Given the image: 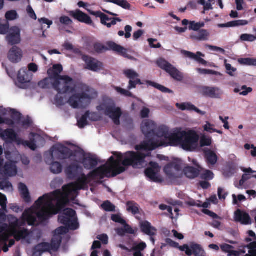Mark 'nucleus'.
Listing matches in <instances>:
<instances>
[{
	"label": "nucleus",
	"mask_w": 256,
	"mask_h": 256,
	"mask_svg": "<svg viewBox=\"0 0 256 256\" xmlns=\"http://www.w3.org/2000/svg\"><path fill=\"white\" fill-rule=\"evenodd\" d=\"M68 148L72 152L70 160L74 162L66 168L65 172L69 178H76L77 180L64 186L62 190H56L40 197L32 208L25 210L20 220L11 214L7 216L8 226H0V244L4 245V252L8 250L6 242L12 236L17 240L31 243L32 232L22 228L26 222L29 225L38 224L57 214L70 200H74L78 190L88 188L91 180L96 181L104 177L114 176L125 171L126 166L140 168L144 164L142 160L136 159L134 153L114 152L105 164L86 176L82 174V168L80 164H83L86 168L91 169L97 164L98 158L74 144L70 145Z\"/></svg>",
	"instance_id": "1"
},
{
	"label": "nucleus",
	"mask_w": 256,
	"mask_h": 256,
	"mask_svg": "<svg viewBox=\"0 0 256 256\" xmlns=\"http://www.w3.org/2000/svg\"><path fill=\"white\" fill-rule=\"evenodd\" d=\"M141 130L148 140L136 146L138 152H132L135 154L138 160L143 161L144 164L140 168L146 165L145 158L150 154L152 150L158 146H180L188 151H193L198 146L199 136L193 130H183L178 128L170 130L169 128L164 125L156 128V124L150 120L142 122Z\"/></svg>",
	"instance_id": "2"
},
{
	"label": "nucleus",
	"mask_w": 256,
	"mask_h": 256,
	"mask_svg": "<svg viewBox=\"0 0 256 256\" xmlns=\"http://www.w3.org/2000/svg\"><path fill=\"white\" fill-rule=\"evenodd\" d=\"M62 70L61 64H54L48 70V77L38 82L39 86L42 88L52 87L58 92L54 101L56 106L64 104L66 100L62 94H70L68 100L70 106L74 108H86L98 97L96 91L85 84L76 83L68 76H60Z\"/></svg>",
	"instance_id": "3"
},
{
	"label": "nucleus",
	"mask_w": 256,
	"mask_h": 256,
	"mask_svg": "<svg viewBox=\"0 0 256 256\" xmlns=\"http://www.w3.org/2000/svg\"><path fill=\"white\" fill-rule=\"evenodd\" d=\"M58 221L66 227L61 226L55 230L54 238L51 244L44 242L36 246L32 250V256H41L45 252L56 250L62 242V235L66 234L68 229L76 230L79 227L76 212L70 208L64 210V212L59 216Z\"/></svg>",
	"instance_id": "4"
},
{
	"label": "nucleus",
	"mask_w": 256,
	"mask_h": 256,
	"mask_svg": "<svg viewBox=\"0 0 256 256\" xmlns=\"http://www.w3.org/2000/svg\"><path fill=\"white\" fill-rule=\"evenodd\" d=\"M65 145L58 144L54 145L50 151L45 154V160L48 164H50V170L52 172L58 174L62 172V166L58 162H53L54 160H62L69 158L70 160L72 152L69 150L71 144L66 142Z\"/></svg>",
	"instance_id": "5"
},
{
	"label": "nucleus",
	"mask_w": 256,
	"mask_h": 256,
	"mask_svg": "<svg viewBox=\"0 0 256 256\" xmlns=\"http://www.w3.org/2000/svg\"><path fill=\"white\" fill-rule=\"evenodd\" d=\"M0 136L6 142H15L18 145H22L28 146L34 150L36 148V145L42 144L44 139L39 134L30 133V140L24 141L17 136L14 132L10 129L2 130L0 128Z\"/></svg>",
	"instance_id": "6"
},
{
	"label": "nucleus",
	"mask_w": 256,
	"mask_h": 256,
	"mask_svg": "<svg viewBox=\"0 0 256 256\" xmlns=\"http://www.w3.org/2000/svg\"><path fill=\"white\" fill-rule=\"evenodd\" d=\"M100 114L108 116L116 124H120V118L122 112L120 108L116 107L114 101L108 98H104L102 102L96 107Z\"/></svg>",
	"instance_id": "7"
},
{
	"label": "nucleus",
	"mask_w": 256,
	"mask_h": 256,
	"mask_svg": "<svg viewBox=\"0 0 256 256\" xmlns=\"http://www.w3.org/2000/svg\"><path fill=\"white\" fill-rule=\"evenodd\" d=\"M17 122H22V126H30L32 122L29 118L22 120L20 113L14 110L6 109L2 106H0V124L4 123L8 125H12Z\"/></svg>",
	"instance_id": "8"
},
{
	"label": "nucleus",
	"mask_w": 256,
	"mask_h": 256,
	"mask_svg": "<svg viewBox=\"0 0 256 256\" xmlns=\"http://www.w3.org/2000/svg\"><path fill=\"white\" fill-rule=\"evenodd\" d=\"M220 248L222 251L228 254V256H256V242L238 250H234L232 246L228 244H222Z\"/></svg>",
	"instance_id": "9"
},
{
	"label": "nucleus",
	"mask_w": 256,
	"mask_h": 256,
	"mask_svg": "<svg viewBox=\"0 0 256 256\" xmlns=\"http://www.w3.org/2000/svg\"><path fill=\"white\" fill-rule=\"evenodd\" d=\"M94 49L98 52H102L108 50H113L128 59H133V57L128 54L126 48L112 41L108 42L105 44H96L94 45Z\"/></svg>",
	"instance_id": "10"
},
{
	"label": "nucleus",
	"mask_w": 256,
	"mask_h": 256,
	"mask_svg": "<svg viewBox=\"0 0 256 256\" xmlns=\"http://www.w3.org/2000/svg\"><path fill=\"white\" fill-rule=\"evenodd\" d=\"M182 161L176 160L168 164L164 168V171L170 179L174 180L176 178L180 177L182 175Z\"/></svg>",
	"instance_id": "11"
},
{
	"label": "nucleus",
	"mask_w": 256,
	"mask_h": 256,
	"mask_svg": "<svg viewBox=\"0 0 256 256\" xmlns=\"http://www.w3.org/2000/svg\"><path fill=\"white\" fill-rule=\"evenodd\" d=\"M158 66L166 70L172 77L178 80H181L182 75L176 68L172 66L164 58H160L156 62Z\"/></svg>",
	"instance_id": "12"
},
{
	"label": "nucleus",
	"mask_w": 256,
	"mask_h": 256,
	"mask_svg": "<svg viewBox=\"0 0 256 256\" xmlns=\"http://www.w3.org/2000/svg\"><path fill=\"white\" fill-rule=\"evenodd\" d=\"M178 249L180 251L185 252L186 255L190 256L194 254L195 256H206L204 250L202 246L196 243H191L190 246L184 244L180 246Z\"/></svg>",
	"instance_id": "13"
},
{
	"label": "nucleus",
	"mask_w": 256,
	"mask_h": 256,
	"mask_svg": "<svg viewBox=\"0 0 256 256\" xmlns=\"http://www.w3.org/2000/svg\"><path fill=\"white\" fill-rule=\"evenodd\" d=\"M160 167L158 164L150 162V166L145 170V174L151 180L154 182H161L162 178L160 174Z\"/></svg>",
	"instance_id": "14"
},
{
	"label": "nucleus",
	"mask_w": 256,
	"mask_h": 256,
	"mask_svg": "<svg viewBox=\"0 0 256 256\" xmlns=\"http://www.w3.org/2000/svg\"><path fill=\"white\" fill-rule=\"evenodd\" d=\"M123 73L127 78L130 79L128 87L129 90L136 88L137 84H144L138 78L139 74L135 70L132 69H126L124 70Z\"/></svg>",
	"instance_id": "15"
},
{
	"label": "nucleus",
	"mask_w": 256,
	"mask_h": 256,
	"mask_svg": "<svg viewBox=\"0 0 256 256\" xmlns=\"http://www.w3.org/2000/svg\"><path fill=\"white\" fill-rule=\"evenodd\" d=\"M5 154L6 159L10 161L8 163H6V164H8L10 166V164H12L16 167L15 164L18 162L20 158L22 160V162L24 164L27 165L30 162V160L27 157L25 156H20L17 150L14 151L12 152L6 151Z\"/></svg>",
	"instance_id": "16"
},
{
	"label": "nucleus",
	"mask_w": 256,
	"mask_h": 256,
	"mask_svg": "<svg viewBox=\"0 0 256 256\" xmlns=\"http://www.w3.org/2000/svg\"><path fill=\"white\" fill-rule=\"evenodd\" d=\"M32 78V74L28 72L25 68H21L18 75V86L24 88L25 84L30 82Z\"/></svg>",
	"instance_id": "17"
},
{
	"label": "nucleus",
	"mask_w": 256,
	"mask_h": 256,
	"mask_svg": "<svg viewBox=\"0 0 256 256\" xmlns=\"http://www.w3.org/2000/svg\"><path fill=\"white\" fill-rule=\"evenodd\" d=\"M82 58L86 64V68L89 70L98 72L103 68V64L94 58L86 56H82Z\"/></svg>",
	"instance_id": "18"
},
{
	"label": "nucleus",
	"mask_w": 256,
	"mask_h": 256,
	"mask_svg": "<svg viewBox=\"0 0 256 256\" xmlns=\"http://www.w3.org/2000/svg\"><path fill=\"white\" fill-rule=\"evenodd\" d=\"M6 40L11 44H19L21 41L20 28L17 26L12 27L6 36Z\"/></svg>",
	"instance_id": "19"
},
{
	"label": "nucleus",
	"mask_w": 256,
	"mask_h": 256,
	"mask_svg": "<svg viewBox=\"0 0 256 256\" xmlns=\"http://www.w3.org/2000/svg\"><path fill=\"white\" fill-rule=\"evenodd\" d=\"M101 118L100 114L96 112H86L80 118H77L78 125L80 128H82L88 124L87 118L92 121L99 120Z\"/></svg>",
	"instance_id": "20"
},
{
	"label": "nucleus",
	"mask_w": 256,
	"mask_h": 256,
	"mask_svg": "<svg viewBox=\"0 0 256 256\" xmlns=\"http://www.w3.org/2000/svg\"><path fill=\"white\" fill-rule=\"evenodd\" d=\"M23 57L22 50L18 46H14L9 50L8 54V59L12 63H18Z\"/></svg>",
	"instance_id": "21"
},
{
	"label": "nucleus",
	"mask_w": 256,
	"mask_h": 256,
	"mask_svg": "<svg viewBox=\"0 0 256 256\" xmlns=\"http://www.w3.org/2000/svg\"><path fill=\"white\" fill-rule=\"evenodd\" d=\"M68 13L70 16L81 22L84 23L88 25H92L93 24V22L91 18L88 15L79 10L70 11Z\"/></svg>",
	"instance_id": "22"
},
{
	"label": "nucleus",
	"mask_w": 256,
	"mask_h": 256,
	"mask_svg": "<svg viewBox=\"0 0 256 256\" xmlns=\"http://www.w3.org/2000/svg\"><path fill=\"white\" fill-rule=\"evenodd\" d=\"M181 54L184 57L194 60L198 64L204 66H206L208 64V62L202 58L204 57V54L200 52H197L196 54H194L190 52L182 50H181Z\"/></svg>",
	"instance_id": "23"
},
{
	"label": "nucleus",
	"mask_w": 256,
	"mask_h": 256,
	"mask_svg": "<svg viewBox=\"0 0 256 256\" xmlns=\"http://www.w3.org/2000/svg\"><path fill=\"white\" fill-rule=\"evenodd\" d=\"M140 226L143 232L151 236L150 240L153 244H154V240L152 238V236L156 235L157 233V230L154 227L152 226L150 223L148 221H143L140 222Z\"/></svg>",
	"instance_id": "24"
},
{
	"label": "nucleus",
	"mask_w": 256,
	"mask_h": 256,
	"mask_svg": "<svg viewBox=\"0 0 256 256\" xmlns=\"http://www.w3.org/2000/svg\"><path fill=\"white\" fill-rule=\"evenodd\" d=\"M89 13L92 16L99 17L100 18L101 23L108 28H110L112 26L116 24L115 20H112V18H109L106 15L100 12L89 10Z\"/></svg>",
	"instance_id": "25"
},
{
	"label": "nucleus",
	"mask_w": 256,
	"mask_h": 256,
	"mask_svg": "<svg viewBox=\"0 0 256 256\" xmlns=\"http://www.w3.org/2000/svg\"><path fill=\"white\" fill-rule=\"evenodd\" d=\"M176 106L178 109L182 111H194L202 116H204L206 114L205 112L202 111L194 105L189 102L176 103Z\"/></svg>",
	"instance_id": "26"
},
{
	"label": "nucleus",
	"mask_w": 256,
	"mask_h": 256,
	"mask_svg": "<svg viewBox=\"0 0 256 256\" xmlns=\"http://www.w3.org/2000/svg\"><path fill=\"white\" fill-rule=\"evenodd\" d=\"M203 94L212 98H219L222 92L220 89L218 88L204 87L202 90Z\"/></svg>",
	"instance_id": "27"
},
{
	"label": "nucleus",
	"mask_w": 256,
	"mask_h": 256,
	"mask_svg": "<svg viewBox=\"0 0 256 256\" xmlns=\"http://www.w3.org/2000/svg\"><path fill=\"white\" fill-rule=\"evenodd\" d=\"M234 218L236 222H239L244 224H248L251 222L248 214L239 210L235 212Z\"/></svg>",
	"instance_id": "28"
},
{
	"label": "nucleus",
	"mask_w": 256,
	"mask_h": 256,
	"mask_svg": "<svg viewBox=\"0 0 256 256\" xmlns=\"http://www.w3.org/2000/svg\"><path fill=\"white\" fill-rule=\"evenodd\" d=\"M210 36V32L207 30L202 29L192 33L190 36V38L194 40L206 41L208 40Z\"/></svg>",
	"instance_id": "29"
},
{
	"label": "nucleus",
	"mask_w": 256,
	"mask_h": 256,
	"mask_svg": "<svg viewBox=\"0 0 256 256\" xmlns=\"http://www.w3.org/2000/svg\"><path fill=\"white\" fill-rule=\"evenodd\" d=\"M204 151L208 164L212 166L214 165L218 161V156L216 152L208 148L204 149Z\"/></svg>",
	"instance_id": "30"
},
{
	"label": "nucleus",
	"mask_w": 256,
	"mask_h": 256,
	"mask_svg": "<svg viewBox=\"0 0 256 256\" xmlns=\"http://www.w3.org/2000/svg\"><path fill=\"white\" fill-rule=\"evenodd\" d=\"M160 208L161 210H167L170 214V218L172 219H176L178 216L179 210L176 206H168L165 204H161L160 206Z\"/></svg>",
	"instance_id": "31"
},
{
	"label": "nucleus",
	"mask_w": 256,
	"mask_h": 256,
	"mask_svg": "<svg viewBox=\"0 0 256 256\" xmlns=\"http://www.w3.org/2000/svg\"><path fill=\"white\" fill-rule=\"evenodd\" d=\"M18 189L24 201L26 202H30V196L26 186L22 183H20L18 185Z\"/></svg>",
	"instance_id": "32"
},
{
	"label": "nucleus",
	"mask_w": 256,
	"mask_h": 256,
	"mask_svg": "<svg viewBox=\"0 0 256 256\" xmlns=\"http://www.w3.org/2000/svg\"><path fill=\"white\" fill-rule=\"evenodd\" d=\"M184 174L190 178H194L198 176L199 171L197 168L192 167H188L184 170Z\"/></svg>",
	"instance_id": "33"
},
{
	"label": "nucleus",
	"mask_w": 256,
	"mask_h": 256,
	"mask_svg": "<svg viewBox=\"0 0 256 256\" xmlns=\"http://www.w3.org/2000/svg\"><path fill=\"white\" fill-rule=\"evenodd\" d=\"M105 2L116 4L124 9L130 8V4L125 0H104Z\"/></svg>",
	"instance_id": "34"
},
{
	"label": "nucleus",
	"mask_w": 256,
	"mask_h": 256,
	"mask_svg": "<svg viewBox=\"0 0 256 256\" xmlns=\"http://www.w3.org/2000/svg\"><path fill=\"white\" fill-rule=\"evenodd\" d=\"M224 64L226 73L231 76H236L237 68L233 67L230 64H228V60L226 59L224 60Z\"/></svg>",
	"instance_id": "35"
},
{
	"label": "nucleus",
	"mask_w": 256,
	"mask_h": 256,
	"mask_svg": "<svg viewBox=\"0 0 256 256\" xmlns=\"http://www.w3.org/2000/svg\"><path fill=\"white\" fill-rule=\"evenodd\" d=\"M186 204L188 205H190V206H196L198 208L202 207L204 208H208L209 207L210 205V200H208L206 202H204L202 204L201 202L200 201H195L193 200H190L188 202H186Z\"/></svg>",
	"instance_id": "36"
},
{
	"label": "nucleus",
	"mask_w": 256,
	"mask_h": 256,
	"mask_svg": "<svg viewBox=\"0 0 256 256\" xmlns=\"http://www.w3.org/2000/svg\"><path fill=\"white\" fill-rule=\"evenodd\" d=\"M252 90V88L246 86H242L240 88H236L234 90L235 93H239L240 95L246 96Z\"/></svg>",
	"instance_id": "37"
},
{
	"label": "nucleus",
	"mask_w": 256,
	"mask_h": 256,
	"mask_svg": "<svg viewBox=\"0 0 256 256\" xmlns=\"http://www.w3.org/2000/svg\"><path fill=\"white\" fill-rule=\"evenodd\" d=\"M205 23L203 22H196L194 21L190 22L189 25V29L194 31H198L200 28L204 27Z\"/></svg>",
	"instance_id": "38"
},
{
	"label": "nucleus",
	"mask_w": 256,
	"mask_h": 256,
	"mask_svg": "<svg viewBox=\"0 0 256 256\" xmlns=\"http://www.w3.org/2000/svg\"><path fill=\"white\" fill-rule=\"evenodd\" d=\"M146 82L148 85L154 86L162 92H170V90L169 89H168V88H166L162 85H160L158 84H156L154 82L147 80Z\"/></svg>",
	"instance_id": "39"
},
{
	"label": "nucleus",
	"mask_w": 256,
	"mask_h": 256,
	"mask_svg": "<svg viewBox=\"0 0 256 256\" xmlns=\"http://www.w3.org/2000/svg\"><path fill=\"white\" fill-rule=\"evenodd\" d=\"M127 210L132 212V214H135L138 212V208L137 204L134 202H128L126 204Z\"/></svg>",
	"instance_id": "40"
},
{
	"label": "nucleus",
	"mask_w": 256,
	"mask_h": 256,
	"mask_svg": "<svg viewBox=\"0 0 256 256\" xmlns=\"http://www.w3.org/2000/svg\"><path fill=\"white\" fill-rule=\"evenodd\" d=\"M212 143V138L208 136L203 135L200 139V144L202 147L210 146Z\"/></svg>",
	"instance_id": "41"
},
{
	"label": "nucleus",
	"mask_w": 256,
	"mask_h": 256,
	"mask_svg": "<svg viewBox=\"0 0 256 256\" xmlns=\"http://www.w3.org/2000/svg\"><path fill=\"white\" fill-rule=\"evenodd\" d=\"M124 30L126 33L122 30H120L118 32V35L120 36H124L126 38L128 39L131 37V32L132 31V28L131 26L128 25L124 28Z\"/></svg>",
	"instance_id": "42"
},
{
	"label": "nucleus",
	"mask_w": 256,
	"mask_h": 256,
	"mask_svg": "<svg viewBox=\"0 0 256 256\" xmlns=\"http://www.w3.org/2000/svg\"><path fill=\"white\" fill-rule=\"evenodd\" d=\"M9 28V24L4 20L0 19V34H6Z\"/></svg>",
	"instance_id": "43"
},
{
	"label": "nucleus",
	"mask_w": 256,
	"mask_h": 256,
	"mask_svg": "<svg viewBox=\"0 0 256 256\" xmlns=\"http://www.w3.org/2000/svg\"><path fill=\"white\" fill-rule=\"evenodd\" d=\"M146 247V244L144 242H141L138 244H137L134 250H136L134 252V256H142V254L140 250H143Z\"/></svg>",
	"instance_id": "44"
},
{
	"label": "nucleus",
	"mask_w": 256,
	"mask_h": 256,
	"mask_svg": "<svg viewBox=\"0 0 256 256\" xmlns=\"http://www.w3.org/2000/svg\"><path fill=\"white\" fill-rule=\"evenodd\" d=\"M202 127L204 131L208 133L212 134L216 132L214 124H211L208 121L205 122V124H204Z\"/></svg>",
	"instance_id": "45"
},
{
	"label": "nucleus",
	"mask_w": 256,
	"mask_h": 256,
	"mask_svg": "<svg viewBox=\"0 0 256 256\" xmlns=\"http://www.w3.org/2000/svg\"><path fill=\"white\" fill-rule=\"evenodd\" d=\"M196 70L198 72L202 74H213L216 76H221V74L219 72L214 71L210 70H206L203 68H196Z\"/></svg>",
	"instance_id": "46"
},
{
	"label": "nucleus",
	"mask_w": 256,
	"mask_h": 256,
	"mask_svg": "<svg viewBox=\"0 0 256 256\" xmlns=\"http://www.w3.org/2000/svg\"><path fill=\"white\" fill-rule=\"evenodd\" d=\"M248 22L246 20H240L232 21L230 22V27H236L242 26H246L248 24Z\"/></svg>",
	"instance_id": "47"
},
{
	"label": "nucleus",
	"mask_w": 256,
	"mask_h": 256,
	"mask_svg": "<svg viewBox=\"0 0 256 256\" xmlns=\"http://www.w3.org/2000/svg\"><path fill=\"white\" fill-rule=\"evenodd\" d=\"M18 14L16 10H10L6 12V18L8 20H13L16 19Z\"/></svg>",
	"instance_id": "48"
},
{
	"label": "nucleus",
	"mask_w": 256,
	"mask_h": 256,
	"mask_svg": "<svg viewBox=\"0 0 256 256\" xmlns=\"http://www.w3.org/2000/svg\"><path fill=\"white\" fill-rule=\"evenodd\" d=\"M102 207L104 210L108 212H112L115 209L114 206L108 201L104 202L102 204Z\"/></svg>",
	"instance_id": "49"
},
{
	"label": "nucleus",
	"mask_w": 256,
	"mask_h": 256,
	"mask_svg": "<svg viewBox=\"0 0 256 256\" xmlns=\"http://www.w3.org/2000/svg\"><path fill=\"white\" fill-rule=\"evenodd\" d=\"M200 176L203 179L210 180L214 178V174L212 172L205 170L200 174Z\"/></svg>",
	"instance_id": "50"
},
{
	"label": "nucleus",
	"mask_w": 256,
	"mask_h": 256,
	"mask_svg": "<svg viewBox=\"0 0 256 256\" xmlns=\"http://www.w3.org/2000/svg\"><path fill=\"white\" fill-rule=\"evenodd\" d=\"M236 10L241 11L244 10L246 7V4L244 0H235Z\"/></svg>",
	"instance_id": "51"
},
{
	"label": "nucleus",
	"mask_w": 256,
	"mask_h": 256,
	"mask_svg": "<svg viewBox=\"0 0 256 256\" xmlns=\"http://www.w3.org/2000/svg\"><path fill=\"white\" fill-rule=\"evenodd\" d=\"M60 24L69 26L72 24V20L68 16H62L60 18Z\"/></svg>",
	"instance_id": "52"
},
{
	"label": "nucleus",
	"mask_w": 256,
	"mask_h": 256,
	"mask_svg": "<svg viewBox=\"0 0 256 256\" xmlns=\"http://www.w3.org/2000/svg\"><path fill=\"white\" fill-rule=\"evenodd\" d=\"M62 46L64 48L67 50L72 51L75 53H78L80 52L78 49L75 48L74 46L68 42H65L63 44Z\"/></svg>",
	"instance_id": "53"
},
{
	"label": "nucleus",
	"mask_w": 256,
	"mask_h": 256,
	"mask_svg": "<svg viewBox=\"0 0 256 256\" xmlns=\"http://www.w3.org/2000/svg\"><path fill=\"white\" fill-rule=\"evenodd\" d=\"M115 90L118 93L122 96L130 97H132L133 96L132 94L128 90L123 89L119 87H116Z\"/></svg>",
	"instance_id": "54"
},
{
	"label": "nucleus",
	"mask_w": 256,
	"mask_h": 256,
	"mask_svg": "<svg viewBox=\"0 0 256 256\" xmlns=\"http://www.w3.org/2000/svg\"><path fill=\"white\" fill-rule=\"evenodd\" d=\"M242 171L245 172V174H243L242 176V178H243V180H248L250 179L251 178V176L249 174L250 173H254L255 172L254 171H253L252 168H242Z\"/></svg>",
	"instance_id": "55"
},
{
	"label": "nucleus",
	"mask_w": 256,
	"mask_h": 256,
	"mask_svg": "<svg viewBox=\"0 0 256 256\" xmlns=\"http://www.w3.org/2000/svg\"><path fill=\"white\" fill-rule=\"evenodd\" d=\"M6 196L0 193V206L3 210L6 212Z\"/></svg>",
	"instance_id": "56"
},
{
	"label": "nucleus",
	"mask_w": 256,
	"mask_h": 256,
	"mask_svg": "<svg viewBox=\"0 0 256 256\" xmlns=\"http://www.w3.org/2000/svg\"><path fill=\"white\" fill-rule=\"evenodd\" d=\"M112 220L116 222H118L122 224H125L126 221L119 214H112Z\"/></svg>",
	"instance_id": "57"
},
{
	"label": "nucleus",
	"mask_w": 256,
	"mask_h": 256,
	"mask_svg": "<svg viewBox=\"0 0 256 256\" xmlns=\"http://www.w3.org/2000/svg\"><path fill=\"white\" fill-rule=\"evenodd\" d=\"M238 62L240 64L250 66L251 58H238Z\"/></svg>",
	"instance_id": "58"
},
{
	"label": "nucleus",
	"mask_w": 256,
	"mask_h": 256,
	"mask_svg": "<svg viewBox=\"0 0 256 256\" xmlns=\"http://www.w3.org/2000/svg\"><path fill=\"white\" fill-rule=\"evenodd\" d=\"M26 12L28 15V16L33 20H36L37 16L35 14V12H34L32 8L30 6H28L26 8Z\"/></svg>",
	"instance_id": "59"
},
{
	"label": "nucleus",
	"mask_w": 256,
	"mask_h": 256,
	"mask_svg": "<svg viewBox=\"0 0 256 256\" xmlns=\"http://www.w3.org/2000/svg\"><path fill=\"white\" fill-rule=\"evenodd\" d=\"M232 199H233V204H238V200L240 202L244 201L246 200V197L244 196L242 194H240L238 196V199L236 194H232Z\"/></svg>",
	"instance_id": "60"
},
{
	"label": "nucleus",
	"mask_w": 256,
	"mask_h": 256,
	"mask_svg": "<svg viewBox=\"0 0 256 256\" xmlns=\"http://www.w3.org/2000/svg\"><path fill=\"white\" fill-rule=\"evenodd\" d=\"M148 41L149 43V44L151 48H160L161 47V44L159 42H158L156 44H154V42H156L157 40L156 39L153 38H148Z\"/></svg>",
	"instance_id": "61"
},
{
	"label": "nucleus",
	"mask_w": 256,
	"mask_h": 256,
	"mask_svg": "<svg viewBox=\"0 0 256 256\" xmlns=\"http://www.w3.org/2000/svg\"><path fill=\"white\" fill-rule=\"evenodd\" d=\"M28 72H36L38 70V66L34 63H30L28 66Z\"/></svg>",
	"instance_id": "62"
},
{
	"label": "nucleus",
	"mask_w": 256,
	"mask_h": 256,
	"mask_svg": "<svg viewBox=\"0 0 256 256\" xmlns=\"http://www.w3.org/2000/svg\"><path fill=\"white\" fill-rule=\"evenodd\" d=\"M212 2H206V0H200V3L204 6V9L206 10H208L212 8Z\"/></svg>",
	"instance_id": "63"
},
{
	"label": "nucleus",
	"mask_w": 256,
	"mask_h": 256,
	"mask_svg": "<svg viewBox=\"0 0 256 256\" xmlns=\"http://www.w3.org/2000/svg\"><path fill=\"white\" fill-rule=\"evenodd\" d=\"M38 22L42 24H46L48 26V28H50V26L52 24V22L46 18H41L38 19Z\"/></svg>",
	"instance_id": "64"
}]
</instances>
